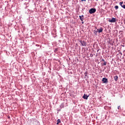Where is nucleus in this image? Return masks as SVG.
<instances>
[{"label": "nucleus", "instance_id": "1", "mask_svg": "<svg viewBox=\"0 0 125 125\" xmlns=\"http://www.w3.org/2000/svg\"><path fill=\"white\" fill-rule=\"evenodd\" d=\"M89 12L90 14H93V13H95V12H96V9L91 8L89 10Z\"/></svg>", "mask_w": 125, "mask_h": 125}, {"label": "nucleus", "instance_id": "2", "mask_svg": "<svg viewBox=\"0 0 125 125\" xmlns=\"http://www.w3.org/2000/svg\"><path fill=\"white\" fill-rule=\"evenodd\" d=\"M80 42L81 43L82 46H86V42L84 41H82L81 40L80 41Z\"/></svg>", "mask_w": 125, "mask_h": 125}, {"label": "nucleus", "instance_id": "3", "mask_svg": "<svg viewBox=\"0 0 125 125\" xmlns=\"http://www.w3.org/2000/svg\"><path fill=\"white\" fill-rule=\"evenodd\" d=\"M116 18H112L111 20H109L108 21L110 22V23H115L116 22Z\"/></svg>", "mask_w": 125, "mask_h": 125}, {"label": "nucleus", "instance_id": "4", "mask_svg": "<svg viewBox=\"0 0 125 125\" xmlns=\"http://www.w3.org/2000/svg\"><path fill=\"white\" fill-rule=\"evenodd\" d=\"M103 32V28H102V27H101L97 29V31H96V33H102Z\"/></svg>", "mask_w": 125, "mask_h": 125}, {"label": "nucleus", "instance_id": "5", "mask_svg": "<svg viewBox=\"0 0 125 125\" xmlns=\"http://www.w3.org/2000/svg\"><path fill=\"white\" fill-rule=\"evenodd\" d=\"M102 82L104 83H108V79L106 78H104L102 79Z\"/></svg>", "mask_w": 125, "mask_h": 125}, {"label": "nucleus", "instance_id": "6", "mask_svg": "<svg viewBox=\"0 0 125 125\" xmlns=\"http://www.w3.org/2000/svg\"><path fill=\"white\" fill-rule=\"evenodd\" d=\"M120 5L123 7V8H124L125 9V5L124 4V2H120L119 3Z\"/></svg>", "mask_w": 125, "mask_h": 125}, {"label": "nucleus", "instance_id": "7", "mask_svg": "<svg viewBox=\"0 0 125 125\" xmlns=\"http://www.w3.org/2000/svg\"><path fill=\"white\" fill-rule=\"evenodd\" d=\"M83 99H86V100H87V98H88V96L84 94L83 97Z\"/></svg>", "mask_w": 125, "mask_h": 125}, {"label": "nucleus", "instance_id": "8", "mask_svg": "<svg viewBox=\"0 0 125 125\" xmlns=\"http://www.w3.org/2000/svg\"><path fill=\"white\" fill-rule=\"evenodd\" d=\"M79 17L81 21H83V15L80 16Z\"/></svg>", "mask_w": 125, "mask_h": 125}, {"label": "nucleus", "instance_id": "9", "mask_svg": "<svg viewBox=\"0 0 125 125\" xmlns=\"http://www.w3.org/2000/svg\"><path fill=\"white\" fill-rule=\"evenodd\" d=\"M118 79L119 77H118V76H114V80L115 81V82H117Z\"/></svg>", "mask_w": 125, "mask_h": 125}, {"label": "nucleus", "instance_id": "10", "mask_svg": "<svg viewBox=\"0 0 125 125\" xmlns=\"http://www.w3.org/2000/svg\"><path fill=\"white\" fill-rule=\"evenodd\" d=\"M115 9L116 10H117V9H119V6H118V5H116V6H115Z\"/></svg>", "mask_w": 125, "mask_h": 125}, {"label": "nucleus", "instance_id": "11", "mask_svg": "<svg viewBox=\"0 0 125 125\" xmlns=\"http://www.w3.org/2000/svg\"><path fill=\"white\" fill-rule=\"evenodd\" d=\"M57 122L59 123H60V124H61V120H60V119H58V120H57Z\"/></svg>", "mask_w": 125, "mask_h": 125}, {"label": "nucleus", "instance_id": "12", "mask_svg": "<svg viewBox=\"0 0 125 125\" xmlns=\"http://www.w3.org/2000/svg\"><path fill=\"white\" fill-rule=\"evenodd\" d=\"M84 75H85V77H86L87 75V72H85L84 73Z\"/></svg>", "mask_w": 125, "mask_h": 125}, {"label": "nucleus", "instance_id": "13", "mask_svg": "<svg viewBox=\"0 0 125 125\" xmlns=\"http://www.w3.org/2000/svg\"><path fill=\"white\" fill-rule=\"evenodd\" d=\"M103 65H104V66H106V62H104V63H103Z\"/></svg>", "mask_w": 125, "mask_h": 125}, {"label": "nucleus", "instance_id": "14", "mask_svg": "<svg viewBox=\"0 0 125 125\" xmlns=\"http://www.w3.org/2000/svg\"><path fill=\"white\" fill-rule=\"evenodd\" d=\"M102 61H103V62H105V60L102 59Z\"/></svg>", "mask_w": 125, "mask_h": 125}, {"label": "nucleus", "instance_id": "15", "mask_svg": "<svg viewBox=\"0 0 125 125\" xmlns=\"http://www.w3.org/2000/svg\"><path fill=\"white\" fill-rule=\"evenodd\" d=\"M82 1H86V0H81Z\"/></svg>", "mask_w": 125, "mask_h": 125}, {"label": "nucleus", "instance_id": "16", "mask_svg": "<svg viewBox=\"0 0 125 125\" xmlns=\"http://www.w3.org/2000/svg\"><path fill=\"white\" fill-rule=\"evenodd\" d=\"M59 122H57V125H59Z\"/></svg>", "mask_w": 125, "mask_h": 125}, {"label": "nucleus", "instance_id": "17", "mask_svg": "<svg viewBox=\"0 0 125 125\" xmlns=\"http://www.w3.org/2000/svg\"><path fill=\"white\" fill-rule=\"evenodd\" d=\"M95 32H94L95 34H96V33H97V32H96V31H95Z\"/></svg>", "mask_w": 125, "mask_h": 125}, {"label": "nucleus", "instance_id": "18", "mask_svg": "<svg viewBox=\"0 0 125 125\" xmlns=\"http://www.w3.org/2000/svg\"><path fill=\"white\" fill-rule=\"evenodd\" d=\"M118 109H120V106H118Z\"/></svg>", "mask_w": 125, "mask_h": 125}, {"label": "nucleus", "instance_id": "19", "mask_svg": "<svg viewBox=\"0 0 125 125\" xmlns=\"http://www.w3.org/2000/svg\"><path fill=\"white\" fill-rule=\"evenodd\" d=\"M124 21H125V22H124V24H125V20Z\"/></svg>", "mask_w": 125, "mask_h": 125}]
</instances>
